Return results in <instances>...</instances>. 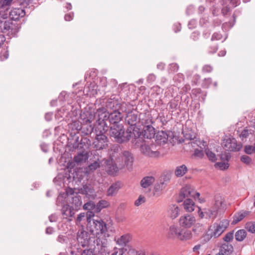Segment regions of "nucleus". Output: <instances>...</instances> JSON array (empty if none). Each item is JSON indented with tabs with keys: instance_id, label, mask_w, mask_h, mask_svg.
<instances>
[{
	"instance_id": "obj_1",
	"label": "nucleus",
	"mask_w": 255,
	"mask_h": 255,
	"mask_svg": "<svg viewBox=\"0 0 255 255\" xmlns=\"http://www.w3.org/2000/svg\"><path fill=\"white\" fill-rule=\"evenodd\" d=\"M102 112L103 114L105 110L104 109L99 110L94 115V118L96 119L95 129L96 136L93 142V145L97 150L106 148L108 146L109 142L108 137L105 134V132L108 130V127L106 125L104 119L100 117V113Z\"/></svg>"
},
{
	"instance_id": "obj_2",
	"label": "nucleus",
	"mask_w": 255,
	"mask_h": 255,
	"mask_svg": "<svg viewBox=\"0 0 255 255\" xmlns=\"http://www.w3.org/2000/svg\"><path fill=\"white\" fill-rule=\"evenodd\" d=\"M88 228L89 231L93 235L97 237V245L101 244L102 246L105 242H103L101 239L106 240L109 235H106L107 231V227L106 224L101 219L95 220L93 219L92 222L88 225Z\"/></svg>"
},
{
	"instance_id": "obj_3",
	"label": "nucleus",
	"mask_w": 255,
	"mask_h": 255,
	"mask_svg": "<svg viewBox=\"0 0 255 255\" xmlns=\"http://www.w3.org/2000/svg\"><path fill=\"white\" fill-rule=\"evenodd\" d=\"M106 106L107 107V109H105V108H100L98 109L96 112L97 113L98 110L101 109H104L105 110V112H104L103 114L102 112L100 113V117H102V119H104V122L107 120V114L106 113L107 110H109V109L112 111L121 110L122 112H124V111L126 110L127 106L130 107V105L128 103L124 102L121 103L119 101V97L118 96L112 95L110 98L108 99Z\"/></svg>"
},
{
	"instance_id": "obj_4",
	"label": "nucleus",
	"mask_w": 255,
	"mask_h": 255,
	"mask_svg": "<svg viewBox=\"0 0 255 255\" xmlns=\"http://www.w3.org/2000/svg\"><path fill=\"white\" fill-rule=\"evenodd\" d=\"M133 161L134 156L132 153L128 150L123 151L120 154V156L116 159V162L120 169L126 167L128 170L131 169Z\"/></svg>"
},
{
	"instance_id": "obj_5",
	"label": "nucleus",
	"mask_w": 255,
	"mask_h": 255,
	"mask_svg": "<svg viewBox=\"0 0 255 255\" xmlns=\"http://www.w3.org/2000/svg\"><path fill=\"white\" fill-rule=\"evenodd\" d=\"M223 202V198L221 196L215 195L211 206L205 212L207 216L209 218L215 219L219 213L221 212L222 210Z\"/></svg>"
},
{
	"instance_id": "obj_6",
	"label": "nucleus",
	"mask_w": 255,
	"mask_h": 255,
	"mask_svg": "<svg viewBox=\"0 0 255 255\" xmlns=\"http://www.w3.org/2000/svg\"><path fill=\"white\" fill-rule=\"evenodd\" d=\"M229 225V221L227 219H223L219 223H215L211 226L209 229V232L212 233L214 238H218L226 230Z\"/></svg>"
},
{
	"instance_id": "obj_7",
	"label": "nucleus",
	"mask_w": 255,
	"mask_h": 255,
	"mask_svg": "<svg viewBox=\"0 0 255 255\" xmlns=\"http://www.w3.org/2000/svg\"><path fill=\"white\" fill-rule=\"evenodd\" d=\"M124 134L125 129L122 125H113L110 128V134L111 136L115 138L117 142L121 143L128 139L124 136Z\"/></svg>"
},
{
	"instance_id": "obj_8",
	"label": "nucleus",
	"mask_w": 255,
	"mask_h": 255,
	"mask_svg": "<svg viewBox=\"0 0 255 255\" xmlns=\"http://www.w3.org/2000/svg\"><path fill=\"white\" fill-rule=\"evenodd\" d=\"M124 112L127 114L125 118L126 122L129 125V127L136 126L138 122H139V118L138 117V112L134 109L132 106L130 107L127 106L126 110Z\"/></svg>"
},
{
	"instance_id": "obj_9",
	"label": "nucleus",
	"mask_w": 255,
	"mask_h": 255,
	"mask_svg": "<svg viewBox=\"0 0 255 255\" xmlns=\"http://www.w3.org/2000/svg\"><path fill=\"white\" fill-rule=\"evenodd\" d=\"M199 196L200 193L196 192L192 186L190 185H186L180 190L178 202H182L184 199L190 197L198 198Z\"/></svg>"
},
{
	"instance_id": "obj_10",
	"label": "nucleus",
	"mask_w": 255,
	"mask_h": 255,
	"mask_svg": "<svg viewBox=\"0 0 255 255\" xmlns=\"http://www.w3.org/2000/svg\"><path fill=\"white\" fill-rule=\"evenodd\" d=\"M222 145L225 150L231 151H239L242 148V144L238 143L234 138L224 139Z\"/></svg>"
},
{
	"instance_id": "obj_11",
	"label": "nucleus",
	"mask_w": 255,
	"mask_h": 255,
	"mask_svg": "<svg viewBox=\"0 0 255 255\" xmlns=\"http://www.w3.org/2000/svg\"><path fill=\"white\" fill-rule=\"evenodd\" d=\"M170 179L171 176L169 174L162 175L154 185V189L155 192L161 193L167 186Z\"/></svg>"
},
{
	"instance_id": "obj_12",
	"label": "nucleus",
	"mask_w": 255,
	"mask_h": 255,
	"mask_svg": "<svg viewBox=\"0 0 255 255\" xmlns=\"http://www.w3.org/2000/svg\"><path fill=\"white\" fill-rule=\"evenodd\" d=\"M195 217L191 214H184L180 217L179 223L180 226L184 228H190L196 223Z\"/></svg>"
},
{
	"instance_id": "obj_13",
	"label": "nucleus",
	"mask_w": 255,
	"mask_h": 255,
	"mask_svg": "<svg viewBox=\"0 0 255 255\" xmlns=\"http://www.w3.org/2000/svg\"><path fill=\"white\" fill-rule=\"evenodd\" d=\"M153 144L150 145L147 144H142L140 146V151L144 155L152 157H157L159 155V152L154 148Z\"/></svg>"
},
{
	"instance_id": "obj_14",
	"label": "nucleus",
	"mask_w": 255,
	"mask_h": 255,
	"mask_svg": "<svg viewBox=\"0 0 255 255\" xmlns=\"http://www.w3.org/2000/svg\"><path fill=\"white\" fill-rule=\"evenodd\" d=\"M90 238L88 232L83 230H79L77 233V241L82 247L89 245Z\"/></svg>"
},
{
	"instance_id": "obj_15",
	"label": "nucleus",
	"mask_w": 255,
	"mask_h": 255,
	"mask_svg": "<svg viewBox=\"0 0 255 255\" xmlns=\"http://www.w3.org/2000/svg\"><path fill=\"white\" fill-rule=\"evenodd\" d=\"M223 7L222 11L223 14H227L232 8H234L240 3V0H222Z\"/></svg>"
},
{
	"instance_id": "obj_16",
	"label": "nucleus",
	"mask_w": 255,
	"mask_h": 255,
	"mask_svg": "<svg viewBox=\"0 0 255 255\" xmlns=\"http://www.w3.org/2000/svg\"><path fill=\"white\" fill-rule=\"evenodd\" d=\"M121 110L111 111L108 116V119L111 124L113 125H118L123 118Z\"/></svg>"
},
{
	"instance_id": "obj_17",
	"label": "nucleus",
	"mask_w": 255,
	"mask_h": 255,
	"mask_svg": "<svg viewBox=\"0 0 255 255\" xmlns=\"http://www.w3.org/2000/svg\"><path fill=\"white\" fill-rule=\"evenodd\" d=\"M0 26L2 27V30L4 32L9 31L11 33L15 34L18 31V25L13 23L9 21H5L3 23H0Z\"/></svg>"
},
{
	"instance_id": "obj_18",
	"label": "nucleus",
	"mask_w": 255,
	"mask_h": 255,
	"mask_svg": "<svg viewBox=\"0 0 255 255\" xmlns=\"http://www.w3.org/2000/svg\"><path fill=\"white\" fill-rule=\"evenodd\" d=\"M127 133L128 135L126 137L128 138V140H129L130 138L136 139L139 138L141 135L140 129L138 128L137 125L129 127L127 130Z\"/></svg>"
},
{
	"instance_id": "obj_19",
	"label": "nucleus",
	"mask_w": 255,
	"mask_h": 255,
	"mask_svg": "<svg viewBox=\"0 0 255 255\" xmlns=\"http://www.w3.org/2000/svg\"><path fill=\"white\" fill-rule=\"evenodd\" d=\"M119 166L118 164L114 161L113 159L108 160L106 163V170L107 173L110 175H114L119 170Z\"/></svg>"
},
{
	"instance_id": "obj_20",
	"label": "nucleus",
	"mask_w": 255,
	"mask_h": 255,
	"mask_svg": "<svg viewBox=\"0 0 255 255\" xmlns=\"http://www.w3.org/2000/svg\"><path fill=\"white\" fill-rule=\"evenodd\" d=\"M67 194H70L71 195V200H69L70 202L73 204L76 210L79 209L82 205L81 197L78 194H73V191L72 189H70L67 191Z\"/></svg>"
},
{
	"instance_id": "obj_21",
	"label": "nucleus",
	"mask_w": 255,
	"mask_h": 255,
	"mask_svg": "<svg viewBox=\"0 0 255 255\" xmlns=\"http://www.w3.org/2000/svg\"><path fill=\"white\" fill-rule=\"evenodd\" d=\"M9 13L10 18L14 20H18L25 15V10L22 8H13Z\"/></svg>"
},
{
	"instance_id": "obj_22",
	"label": "nucleus",
	"mask_w": 255,
	"mask_h": 255,
	"mask_svg": "<svg viewBox=\"0 0 255 255\" xmlns=\"http://www.w3.org/2000/svg\"><path fill=\"white\" fill-rule=\"evenodd\" d=\"M62 215L64 218L67 219L71 221V218L74 216L75 213L73 209L69 205H64L61 209Z\"/></svg>"
},
{
	"instance_id": "obj_23",
	"label": "nucleus",
	"mask_w": 255,
	"mask_h": 255,
	"mask_svg": "<svg viewBox=\"0 0 255 255\" xmlns=\"http://www.w3.org/2000/svg\"><path fill=\"white\" fill-rule=\"evenodd\" d=\"M130 236L128 234L124 235L120 237H115L114 241L119 246L126 247L130 241Z\"/></svg>"
},
{
	"instance_id": "obj_24",
	"label": "nucleus",
	"mask_w": 255,
	"mask_h": 255,
	"mask_svg": "<svg viewBox=\"0 0 255 255\" xmlns=\"http://www.w3.org/2000/svg\"><path fill=\"white\" fill-rule=\"evenodd\" d=\"M121 188V183L119 182H117L115 183L112 184L107 190V196H114L116 195Z\"/></svg>"
},
{
	"instance_id": "obj_25",
	"label": "nucleus",
	"mask_w": 255,
	"mask_h": 255,
	"mask_svg": "<svg viewBox=\"0 0 255 255\" xmlns=\"http://www.w3.org/2000/svg\"><path fill=\"white\" fill-rule=\"evenodd\" d=\"M155 179L152 176H147L143 177L140 181V186L143 188H146L152 185Z\"/></svg>"
},
{
	"instance_id": "obj_26",
	"label": "nucleus",
	"mask_w": 255,
	"mask_h": 255,
	"mask_svg": "<svg viewBox=\"0 0 255 255\" xmlns=\"http://www.w3.org/2000/svg\"><path fill=\"white\" fill-rule=\"evenodd\" d=\"M142 133L144 138L150 139L155 134V129L152 126L147 125L144 127Z\"/></svg>"
},
{
	"instance_id": "obj_27",
	"label": "nucleus",
	"mask_w": 255,
	"mask_h": 255,
	"mask_svg": "<svg viewBox=\"0 0 255 255\" xmlns=\"http://www.w3.org/2000/svg\"><path fill=\"white\" fill-rule=\"evenodd\" d=\"M88 154L86 151H82L75 156L73 159L74 161L77 164L85 162L88 159Z\"/></svg>"
},
{
	"instance_id": "obj_28",
	"label": "nucleus",
	"mask_w": 255,
	"mask_h": 255,
	"mask_svg": "<svg viewBox=\"0 0 255 255\" xmlns=\"http://www.w3.org/2000/svg\"><path fill=\"white\" fill-rule=\"evenodd\" d=\"M182 230V229L178 228L177 226L174 225H171L169 227V234L172 237L179 239Z\"/></svg>"
},
{
	"instance_id": "obj_29",
	"label": "nucleus",
	"mask_w": 255,
	"mask_h": 255,
	"mask_svg": "<svg viewBox=\"0 0 255 255\" xmlns=\"http://www.w3.org/2000/svg\"><path fill=\"white\" fill-rule=\"evenodd\" d=\"M183 206L186 211L188 212L193 211L195 207V203L190 198H187L184 200Z\"/></svg>"
},
{
	"instance_id": "obj_30",
	"label": "nucleus",
	"mask_w": 255,
	"mask_h": 255,
	"mask_svg": "<svg viewBox=\"0 0 255 255\" xmlns=\"http://www.w3.org/2000/svg\"><path fill=\"white\" fill-rule=\"evenodd\" d=\"M187 171L188 168L187 166L183 164L176 167L174 174L176 177H180L184 175Z\"/></svg>"
},
{
	"instance_id": "obj_31",
	"label": "nucleus",
	"mask_w": 255,
	"mask_h": 255,
	"mask_svg": "<svg viewBox=\"0 0 255 255\" xmlns=\"http://www.w3.org/2000/svg\"><path fill=\"white\" fill-rule=\"evenodd\" d=\"M233 251V247L229 244H223L220 248L219 252L224 255H230Z\"/></svg>"
},
{
	"instance_id": "obj_32",
	"label": "nucleus",
	"mask_w": 255,
	"mask_h": 255,
	"mask_svg": "<svg viewBox=\"0 0 255 255\" xmlns=\"http://www.w3.org/2000/svg\"><path fill=\"white\" fill-rule=\"evenodd\" d=\"M179 207L175 205H171L169 207L168 214L170 217L174 219L178 217L179 214Z\"/></svg>"
},
{
	"instance_id": "obj_33",
	"label": "nucleus",
	"mask_w": 255,
	"mask_h": 255,
	"mask_svg": "<svg viewBox=\"0 0 255 255\" xmlns=\"http://www.w3.org/2000/svg\"><path fill=\"white\" fill-rule=\"evenodd\" d=\"M249 214V212L246 211H241L238 213L234 216V220L233 223L234 224H236L238 223L239 222L242 220L245 217L248 216Z\"/></svg>"
},
{
	"instance_id": "obj_34",
	"label": "nucleus",
	"mask_w": 255,
	"mask_h": 255,
	"mask_svg": "<svg viewBox=\"0 0 255 255\" xmlns=\"http://www.w3.org/2000/svg\"><path fill=\"white\" fill-rule=\"evenodd\" d=\"M247 236L246 232L245 230H238L235 234V239L237 241L241 242L243 241Z\"/></svg>"
},
{
	"instance_id": "obj_35",
	"label": "nucleus",
	"mask_w": 255,
	"mask_h": 255,
	"mask_svg": "<svg viewBox=\"0 0 255 255\" xmlns=\"http://www.w3.org/2000/svg\"><path fill=\"white\" fill-rule=\"evenodd\" d=\"M100 166V162L98 161H95L94 162L90 164L87 167L85 170L86 173H90L97 169Z\"/></svg>"
},
{
	"instance_id": "obj_36",
	"label": "nucleus",
	"mask_w": 255,
	"mask_h": 255,
	"mask_svg": "<svg viewBox=\"0 0 255 255\" xmlns=\"http://www.w3.org/2000/svg\"><path fill=\"white\" fill-rule=\"evenodd\" d=\"M12 1L13 0H0V9H4L7 11Z\"/></svg>"
},
{
	"instance_id": "obj_37",
	"label": "nucleus",
	"mask_w": 255,
	"mask_h": 255,
	"mask_svg": "<svg viewBox=\"0 0 255 255\" xmlns=\"http://www.w3.org/2000/svg\"><path fill=\"white\" fill-rule=\"evenodd\" d=\"M192 236V234L190 231L186 230L183 232V231L182 230L179 240H188L191 238Z\"/></svg>"
},
{
	"instance_id": "obj_38",
	"label": "nucleus",
	"mask_w": 255,
	"mask_h": 255,
	"mask_svg": "<svg viewBox=\"0 0 255 255\" xmlns=\"http://www.w3.org/2000/svg\"><path fill=\"white\" fill-rule=\"evenodd\" d=\"M246 229L252 233H255V222H250L246 224Z\"/></svg>"
},
{
	"instance_id": "obj_39",
	"label": "nucleus",
	"mask_w": 255,
	"mask_h": 255,
	"mask_svg": "<svg viewBox=\"0 0 255 255\" xmlns=\"http://www.w3.org/2000/svg\"><path fill=\"white\" fill-rule=\"evenodd\" d=\"M94 207L95 203L93 201H89L84 205L83 208L85 210L92 211L94 209Z\"/></svg>"
},
{
	"instance_id": "obj_40",
	"label": "nucleus",
	"mask_w": 255,
	"mask_h": 255,
	"mask_svg": "<svg viewBox=\"0 0 255 255\" xmlns=\"http://www.w3.org/2000/svg\"><path fill=\"white\" fill-rule=\"evenodd\" d=\"M183 133L184 134V137L186 139L191 140L196 138V133L193 132L189 131L188 132L185 133V131H184Z\"/></svg>"
},
{
	"instance_id": "obj_41",
	"label": "nucleus",
	"mask_w": 255,
	"mask_h": 255,
	"mask_svg": "<svg viewBox=\"0 0 255 255\" xmlns=\"http://www.w3.org/2000/svg\"><path fill=\"white\" fill-rule=\"evenodd\" d=\"M69 247L72 249L70 254L73 255L75 253V251L74 250L75 249H78V248L76 247V241L75 239H73L70 241Z\"/></svg>"
},
{
	"instance_id": "obj_42",
	"label": "nucleus",
	"mask_w": 255,
	"mask_h": 255,
	"mask_svg": "<svg viewBox=\"0 0 255 255\" xmlns=\"http://www.w3.org/2000/svg\"><path fill=\"white\" fill-rule=\"evenodd\" d=\"M234 238V231L230 232L226 234L224 236L223 240L226 242H230Z\"/></svg>"
},
{
	"instance_id": "obj_43",
	"label": "nucleus",
	"mask_w": 255,
	"mask_h": 255,
	"mask_svg": "<svg viewBox=\"0 0 255 255\" xmlns=\"http://www.w3.org/2000/svg\"><path fill=\"white\" fill-rule=\"evenodd\" d=\"M216 167L221 170H225L229 167V164L225 162H217L215 164Z\"/></svg>"
},
{
	"instance_id": "obj_44",
	"label": "nucleus",
	"mask_w": 255,
	"mask_h": 255,
	"mask_svg": "<svg viewBox=\"0 0 255 255\" xmlns=\"http://www.w3.org/2000/svg\"><path fill=\"white\" fill-rule=\"evenodd\" d=\"M206 154L207 156V157H208V158L212 161H215L216 160V155L214 153H213V152H212L211 151H210V150L209 149H207L206 150Z\"/></svg>"
},
{
	"instance_id": "obj_45",
	"label": "nucleus",
	"mask_w": 255,
	"mask_h": 255,
	"mask_svg": "<svg viewBox=\"0 0 255 255\" xmlns=\"http://www.w3.org/2000/svg\"><path fill=\"white\" fill-rule=\"evenodd\" d=\"M94 211H88L87 212V221L88 225L92 222L93 219H92L91 218L94 217Z\"/></svg>"
},
{
	"instance_id": "obj_46",
	"label": "nucleus",
	"mask_w": 255,
	"mask_h": 255,
	"mask_svg": "<svg viewBox=\"0 0 255 255\" xmlns=\"http://www.w3.org/2000/svg\"><path fill=\"white\" fill-rule=\"evenodd\" d=\"M168 105L170 109L173 110H175L177 109V107L178 106V102L177 101L173 100L170 101Z\"/></svg>"
},
{
	"instance_id": "obj_47",
	"label": "nucleus",
	"mask_w": 255,
	"mask_h": 255,
	"mask_svg": "<svg viewBox=\"0 0 255 255\" xmlns=\"http://www.w3.org/2000/svg\"><path fill=\"white\" fill-rule=\"evenodd\" d=\"M241 160L242 162L247 164H249L251 162V158L248 155L242 156Z\"/></svg>"
},
{
	"instance_id": "obj_48",
	"label": "nucleus",
	"mask_w": 255,
	"mask_h": 255,
	"mask_svg": "<svg viewBox=\"0 0 255 255\" xmlns=\"http://www.w3.org/2000/svg\"><path fill=\"white\" fill-rule=\"evenodd\" d=\"M97 204L98 205L99 207H100L102 209L106 208L109 206V203L108 201L106 200H100Z\"/></svg>"
},
{
	"instance_id": "obj_49",
	"label": "nucleus",
	"mask_w": 255,
	"mask_h": 255,
	"mask_svg": "<svg viewBox=\"0 0 255 255\" xmlns=\"http://www.w3.org/2000/svg\"><path fill=\"white\" fill-rule=\"evenodd\" d=\"M245 152L248 154H251L254 152V146L247 145L245 147Z\"/></svg>"
},
{
	"instance_id": "obj_50",
	"label": "nucleus",
	"mask_w": 255,
	"mask_h": 255,
	"mask_svg": "<svg viewBox=\"0 0 255 255\" xmlns=\"http://www.w3.org/2000/svg\"><path fill=\"white\" fill-rule=\"evenodd\" d=\"M81 255H95V254L94 253L93 250L90 249L84 250L82 252Z\"/></svg>"
},
{
	"instance_id": "obj_51",
	"label": "nucleus",
	"mask_w": 255,
	"mask_h": 255,
	"mask_svg": "<svg viewBox=\"0 0 255 255\" xmlns=\"http://www.w3.org/2000/svg\"><path fill=\"white\" fill-rule=\"evenodd\" d=\"M179 66L177 64L173 63L169 65V70L173 72H177L178 70Z\"/></svg>"
},
{
	"instance_id": "obj_52",
	"label": "nucleus",
	"mask_w": 255,
	"mask_h": 255,
	"mask_svg": "<svg viewBox=\"0 0 255 255\" xmlns=\"http://www.w3.org/2000/svg\"><path fill=\"white\" fill-rule=\"evenodd\" d=\"M144 198L141 196H139L138 199L135 201L134 205L136 206H138L142 203L144 202Z\"/></svg>"
},
{
	"instance_id": "obj_53",
	"label": "nucleus",
	"mask_w": 255,
	"mask_h": 255,
	"mask_svg": "<svg viewBox=\"0 0 255 255\" xmlns=\"http://www.w3.org/2000/svg\"><path fill=\"white\" fill-rule=\"evenodd\" d=\"M214 237L212 235V233L211 232H209V230L207 232V233L203 236V238L204 241L205 242H207L210 241V240L212 238Z\"/></svg>"
},
{
	"instance_id": "obj_54",
	"label": "nucleus",
	"mask_w": 255,
	"mask_h": 255,
	"mask_svg": "<svg viewBox=\"0 0 255 255\" xmlns=\"http://www.w3.org/2000/svg\"><path fill=\"white\" fill-rule=\"evenodd\" d=\"M128 254L129 255H135L137 252L138 251L136 250L135 249L133 248L132 247L128 246Z\"/></svg>"
},
{
	"instance_id": "obj_55",
	"label": "nucleus",
	"mask_w": 255,
	"mask_h": 255,
	"mask_svg": "<svg viewBox=\"0 0 255 255\" xmlns=\"http://www.w3.org/2000/svg\"><path fill=\"white\" fill-rule=\"evenodd\" d=\"M222 37V35L220 33L215 32L214 33L211 38V40H219L221 39Z\"/></svg>"
},
{
	"instance_id": "obj_56",
	"label": "nucleus",
	"mask_w": 255,
	"mask_h": 255,
	"mask_svg": "<svg viewBox=\"0 0 255 255\" xmlns=\"http://www.w3.org/2000/svg\"><path fill=\"white\" fill-rule=\"evenodd\" d=\"M208 210V209H205V211L203 212V211H202V210L199 208V210H198V215L201 218H203L204 217L205 218H209L208 216H207V215L205 213V212Z\"/></svg>"
},
{
	"instance_id": "obj_57",
	"label": "nucleus",
	"mask_w": 255,
	"mask_h": 255,
	"mask_svg": "<svg viewBox=\"0 0 255 255\" xmlns=\"http://www.w3.org/2000/svg\"><path fill=\"white\" fill-rule=\"evenodd\" d=\"M212 70V67L209 65H205L202 68V71L204 72H211Z\"/></svg>"
},
{
	"instance_id": "obj_58",
	"label": "nucleus",
	"mask_w": 255,
	"mask_h": 255,
	"mask_svg": "<svg viewBox=\"0 0 255 255\" xmlns=\"http://www.w3.org/2000/svg\"><path fill=\"white\" fill-rule=\"evenodd\" d=\"M194 155L197 157H202L204 155V153L202 150L196 149L194 151Z\"/></svg>"
},
{
	"instance_id": "obj_59",
	"label": "nucleus",
	"mask_w": 255,
	"mask_h": 255,
	"mask_svg": "<svg viewBox=\"0 0 255 255\" xmlns=\"http://www.w3.org/2000/svg\"><path fill=\"white\" fill-rule=\"evenodd\" d=\"M156 79V76L153 74H150L147 77V81L148 82H152Z\"/></svg>"
},
{
	"instance_id": "obj_60",
	"label": "nucleus",
	"mask_w": 255,
	"mask_h": 255,
	"mask_svg": "<svg viewBox=\"0 0 255 255\" xmlns=\"http://www.w3.org/2000/svg\"><path fill=\"white\" fill-rule=\"evenodd\" d=\"M57 241L62 244L65 243L67 241V238L65 236L60 235L57 238Z\"/></svg>"
},
{
	"instance_id": "obj_61",
	"label": "nucleus",
	"mask_w": 255,
	"mask_h": 255,
	"mask_svg": "<svg viewBox=\"0 0 255 255\" xmlns=\"http://www.w3.org/2000/svg\"><path fill=\"white\" fill-rule=\"evenodd\" d=\"M211 83H212V79L210 78H208L207 79H205L203 84L205 87H208L210 86V85L211 84Z\"/></svg>"
},
{
	"instance_id": "obj_62",
	"label": "nucleus",
	"mask_w": 255,
	"mask_h": 255,
	"mask_svg": "<svg viewBox=\"0 0 255 255\" xmlns=\"http://www.w3.org/2000/svg\"><path fill=\"white\" fill-rule=\"evenodd\" d=\"M8 57V53L7 51H4L3 52H1L0 59L1 60H4L6 59Z\"/></svg>"
},
{
	"instance_id": "obj_63",
	"label": "nucleus",
	"mask_w": 255,
	"mask_h": 255,
	"mask_svg": "<svg viewBox=\"0 0 255 255\" xmlns=\"http://www.w3.org/2000/svg\"><path fill=\"white\" fill-rule=\"evenodd\" d=\"M73 13H70L68 14H66L65 15V19L66 21H70L73 19Z\"/></svg>"
},
{
	"instance_id": "obj_64",
	"label": "nucleus",
	"mask_w": 255,
	"mask_h": 255,
	"mask_svg": "<svg viewBox=\"0 0 255 255\" xmlns=\"http://www.w3.org/2000/svg\"><path fill=\"white\" fill-rule=\"evenodd\" d=\"M85 217V214L84 213H80L77 217L76 220L78 222H80Z\"/></svg>"
}]
</instances>
